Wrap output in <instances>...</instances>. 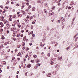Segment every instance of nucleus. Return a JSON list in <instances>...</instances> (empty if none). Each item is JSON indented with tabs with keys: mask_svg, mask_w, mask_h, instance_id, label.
<instances>
[{
	"mask_svg": "<svg viewBox=\"0 0 78 78\" xmlns=\"http://www.w3.org/2000/svg\"><path fill=\"white\" fill-rule=\"evenodd\" d=\"M4 17L3 16H2L0 17V20L1 21H3L4 20Z\"/></svg>",
	"mask_w": 78,
	"mask_h": 78,
	"instance_id": "f257e3e1",
	"label": "nucleus"
},
{
	"mask_svg": "<svg viewBox=\"0 0 78 78\" xmlns=\"http://www.w3.org/2000/svg\"><path fill=\"white\" fill-rule=\"evenodd\" d=\"M75 3V2L73 1H72L70 4V5H73Z\"/></svg>",
	"mask_w": 78,
	"mask_h": 78,
	"instance_id": "f03ea898",
	"label": "nucleus"
},
{
	"mask_svg": "<svg viewBox=\"0 0 78 78\" xmlns=\"http://www.w3.org/2000/svg\"><path fill=\"white\" fill-rule=\"evenodd\" d=\"M58 43H57L56 42H54V45L55 47H57V46L58 45Z\"/></svg>",
	"mask_w": 78,
	"mask_h": 78,
	"instance_id": "7ed1b4c3",
	"label": "nucleus"
},
{
	"mask_svg": "<svg viewBox=\"0 0 78 78\" xmlns=\"http://www.w3.org/2000/svg\"><path fill=\"white\" fill-rule=\"evenodd\" d=\"M9 43L8 42H5L4 44V45H7V44H9Z\"/></svg>",
	"mask_w": 78,
	"mask_h": 78,
	"instance_id": "20e7f679",
	"label": "nucleus"
},
{
	"mask_svg": "<svg viewBox=\"0 0 78 78\" xmlns=\"http://www.w3.org/2000/svg\"><path fill=\"white\" fill-rule=\"evenodd\" d=\"M4 21V24H6V23H8V21L7 20H6V21Z\"/></svg>",
	"mask_w": 78,
	"mask_h": 78,
	"instance_id": "39448f33",
	"label": "nucleus"
},
{
	"mask_svg": "<svg viewBox=\"0 0 78 78\" xmlns=\"http://www.w3.org/2000/svg\"><path fill=\"white\" fill-rule=\"evenodd\" d=\"M17 26H18V28H20V27H21V25H20L19 24H17Z\"/></svg>",
	"mask_w": 78,
	"mask_h": 78,
	"instance_id": "423d86ee",
	"label": "nucleus"
},
{
	"mask_svg": "<svg viewBox=\"0 0 78 78\" xmlns=\"http://www.w3.org/2000/svg\"><path fill=\"white\" fill-rule=\"evenodd\" d=\"M12 18H11V17H10V18H9V21H12Z\"/></svg>",
	"mask_w": 78,
	"mask_h": 78,
	"instance_id": "0eeeda50",
	"label": "nucleus"
},
{
	"mask_svg": "<svg viewBox=\"0 0 78 78\" xmlns=\"http://www.w3.org/2000/svg\"><path fill=\"white\" fill-rule=\"evenodd\" d=\"M14 30H15V28H14V27H13L11 29V30L13 31H14Z\"/></svg>",
	"mask_w": 78,
	"mask_h": 78,
	"instance_id": "6e6552de",
	"label": "nucleus"
},
{
	"mask_svg": "<svg viewBox=\"0 0 78 78\" xmlns=\"http://www.w3.org/2000/svg\"><path fill=\"white\" fill-rule=\"evenodd\" d=\"M3 47H4L3 45L1 44L0 46V48H3Z\"/></svg>",
	"mask_w": 78,
	"mask_h": 78,
	"instance_id": "1a4fd4ad",
	"label": "nucleus"
},
{
	"mask_svg": "<svg viewBox=\"0 0 78 78\" xmlns=\"http://www.w3.org/2000/svg\"><path fill=\"white\" fill-rule=\"evenodd\" d=\"M35 10H36V8L35 7H33L32 9V10L34 11Z\"/></svg>",
	"mask_w": 78,
	"mask_h": 78,
	"instance_id": "9d476101",
	"label": "nucleus"
},
{
	"mask_svg": "<svg viewBox=\"0 0 78 78\" xmlns=\"http://www.w3.org/2000/svg\"><path fill=\"white\" fill-rule=\"evenodd\" d=\"M27 67H29V68H30V67H31V65L29 64L27 65Z\"/></svg>",
	"mask_w": 78,
	"mask_h": 78,
	"instance_id": "9b49d317",
	"label": "nucleus"
},
{
	"mask_svg": "<svg viewBox=\"0 0 78 78\" xmlns=\"http://www.w3.org/2000/svg\"><path fill=\"white\" fill-rule=\"evenodd\" d=\"M12 39L13 40V41H15L16 40V39L15 38H13L12 37Z\"/></svg>",
	"mask_w": 78,
	"mask_h": 78,
	"instance_id": "f8f14e48",
	"label": "nucleus"
},
{
	"mask_svg": "<svg viewBox=\"0 0 78 78\" xmlns=\"http://www.w3.org/2000/svg\"><path fill=\"white\" fill-rule=\"evenodd\" d=\"M12 17L13 18H15L16 17V15H12Z\"/></svg>",
	"mask_w": 78,
	"mask_h": 78,
	"instance_id": "ddd939ff",
	"label": "nucleus"
},
{
	"mask_svg": "<svg viewBox=\"0 0 78 78\" xmlns=\"http://www.w3.org/2000/svg\"><path fill=\"white\" fill-rule=\"evenodd\" d=\"M22 14H20V15H18V17H22Z\"/></svg>",
	"mask_w": 78,
	"mask_h": 78,
	"instance_id": "4468645a",
	"label": "nucleus"
},
{
	"mask_svg": "<svg viewBox=\"0 0 78 78\" xmlns=\"http://www.w3.org/2000/svg\"><path fill=\"white\" fill-rule=\"evenodd\" d=\"M3 63L4 65H6V62L5 61L3 62Z\"/></svg>",
	"mask_w": 78,
	"mask_h": 78,
	"instance_id": "2eb2a0df",
	"label": "nucleus"
},
{
	"mask_svg": "<svg viewBox=\"0 0 78 78\" xmlns=\"http://www.w3.org/2000/svg\"><path fill=\"white\" fill-rule=\"evenodd\" d=\"M47 55L48 57H50V53L47 54Z\"/></svg>",
	"mask_w": 78,
	"mask_h": 78,
	"instance_id": "dca6fc26",
	"label": "nucleus"
},
{
	"mask_svg": "<svg viewBox=\"0 0 78 78\" xmlns=\"http://www.w3.org/2000/svg\"><path fill=\"white\" fill-rule=\"evenodd\" d=\"M65 22V19H63V20L62 21V23H63Z\"/></svg>",
	"mask_w": 78,
	"mask_h": 78,
	"instance_id": "f3484780",
	"label": "nucleus"
},
{
	"mask_svg": "<svg viewBox=\"0 0 78 78\" xmlns=\"http://www.w3.org/2000/svg\"><path fill=\"white\" fill-rule=\"evenodd\" d=\"M25 45V42H23L22 43V45H23V46H24V45Z\"/></svg>",
	"mask_w": 78,
	"mask_h": 78,
	"instance_id": "a211bd4d",
	"label": "nucleus"
},
{
	"mask_svg": "<svg viewBox=\"0 0 78 78\" xmlns=\"http://www.w3.org/2000/svg\"><path fill=\"white\" fill-rule=\"evenodd\" d=\"M55 42V41H52L51 42V44H53V43H54Z\"/></svg>",
	"mask_w": 78,
	"mask_h": 78,
	"instance_id": "6ab92c4d",
	"label": "nucleus"
},
{
	"mask_svg": "<svg viewBox=\"0 0 78 78\" xmlns=\"http://www.w3.org/2000/svg\"><path fill=\"white\" fill-rule=\"evenodd\" d=\"M62 56H61V57L60 58V61H61V60H62Z\"/></svg>",
	"mask_w": 78,
	"mask_h": 78,
	"instance_id": "aec40b11",
	"label": "nucleus"
},
{
	"mask_svg": "<svg viewBox=\"0 0 78 78\" xmlns=\"http://www.w3.org/2000/svg\"><path fill=\"white\" fill-rule=\"evenodd\" d=\"M20 55H21V53H20V52H19V53H18L17 54V56H20Z\"/></svg>",
	"mask_w": 78,
	"mask_h": 78,
	"instance_id": "412c9836",
	"label": "nucleus"
},
{
	"mask_svg": "<svg viewBox=\"0 0 78 78\" xmlns=\"http://www.w3.org/2000/svg\"><path fill=\"white\" fill-rule=\"evenodd\" d=\"M52 73L53 75H55V74H56V72L53 71Z\"/></svg>",
	"mask_w": 78,
	"mask_h": 78,
	"instance_id": "4be33fe9",
	"label": "nucleus"
},
{
	"mask_svg": "<svg viewBox=\"0 0 78 78\" xmlns=\"http://www.w3.org/2000/svg\"><path fill=\"white\" fill-rule=\"evenodd\" d=\"M33 18V16H31L30 18H29L30 20H31Z\"/></svg>",
	"mask_w": 78,
	"mask_h": 78,
	"instance_id": "5701e85b",
	"label": "nucleus"
},
{
	"mask_svg": "<svg viewBox=\"0 0 78 78\" xmlns=\"http://www.w3.org/2000/svg\"><path fill=\"white\" fill-rule=\"evenodd\" d=\"M57 22H58V23H60V22H61V21H60V20H58L57 21Z\"/></svg>",
	"mask_w": 78,
	"mask_h": 78,
	"instance_id": "b1692460",
	"label": "nucleus"
},
{
	"mask_svg": "<svg viewBox=\"0 0 78 78\" xmlns=\"http://www.w3.org/2000/svg\"><path fill=\"white\" fill-rule=\"evenodd\" d=\"M40 46H43V45H42V42L40 43Z\"/></svg>",
	"mask_w": 78,
	"mask_h": 78,
	"instance_id": "393cba45",
	"label": "nucleus"
},
{
	"mask_svg": "<svg viewBox=\"0 0 78 78\" xmlns=\"http://www.w3.org/2000/svg\"><path fill=\"white\" fill-rule=\"evenodd\" d=\"M37 66H35L34 67V68L35 69H36L37 68Z\"/></svg>",
	"mask_w": 78,
	"mask_h": 78,
	"instance_id": "a878e982",
	"label": "nucleus"
},
{
	"mask_svg": "<svg viewBox=\"0 0 78 78\" xmlns=\"http://www.w3.org/2000/svg\"><path fill=\"white\" fill-rule=\"evenodd\" d=\"M44 12L45 13H47V10H46L45 9H44Z\"/></svg>",
	"mask_w": 78,
	"mask_h": 78,
	"instance_id": "bb28decb",
	"label": "nucleus"
},
{
	"mask_svg": "<svg viewBox=\"0 0 78 78\" xmlns=\"http://www.w3.org/2000/svg\"><path fill=\"white\" fill-rule=\"evenodd\" d=\"M21 46V45L20 44L19 45H18V48H20Z\"/></svg>",
	"mask_w": 78,
	"mask_h": 78,
	"instance_id": "cd10ccee",
	"label": "nucleus"
},
{
	"mask_svg": "<svg viewBox=\"0 0 78 78\" xmlns=\"http://www.w3.org/2000/svg\"><path fill=\"white\" fill-rule=\"evenodd\" d=\"M23 59H24L23 62L25 63V61H26V59L25 58H24Z\"/></svg>",
	"mask_w": 78,
	"mask_h": 78,
	"instance_id": "c85d7f7f",
	"label": "nucleus"
},
{
	"mask_svg": "<svg viewBox=\"0 0 78 78\" xmlns=\"http://www.w3.org/2000/svg\"><path fill=\"white\" fill-rule=\"evenodd\" d=\"M33 57L34 58H36L37 57V56L36 55H34L33 56Z\"/></svg>",
	"mask_w": 78,
	"mask_h": 78,
	"instance_id": "c756f323",
	"label": "nucleus"
},
{
	"mask_svg": "<svg viewBox=\"0 0 78 78\" xmlns=\"http://www.w3.org/2000/svg\"><path fill=\"white\" fill-rule=\"evenodd\" d=\"M54 56H55V57H57V56H58V55L57 54H54Z\"/></svg>",
	"mask_w": 78,
	"mask_h": 78,
	"instance_id": "7c9ffc66",
	"label": "nucleus"
},
{
	"mask_svg": "<svg viewBox=\"0 0 78 78\" xmlns=\"http://www.w3.org/2000/svg\"><path fill=\"white\" fill-rule=\"evenodd\" d=\"M47 76H48V77H50L51 76V75H49L48 74H47Z\"/></svg>",
	"mask_w": 78,
	"mask_h": 78,
	"instance_id": "2f4dec72",
	"label": "nucleus"
},
{
	"mask_svg": "<svg viewBox=\"0 0 78 78\" xmlns=\"http://www.w3.org/2000/svg\"><path fill=\"white\" fill-rule=\"evenodd\" d=\"M58 66V64H57L55 65V68H57V67Z\"/></svg>",
	"mask_w": 78,
	"mask_h": 78,
	"instance_id": "473e14b6",
	"label": "nucleus"
},
{
	"mask_svg": "<svg viewBox=\"0 0 78 78\" xmlns=\"http://www.w3.org/2000/svg\"><path fill=\"white\" fill-rule=\"evenodd\" d=\"M7 27H8V28H9V27H11V25H10V24L7 25Z\"/></svg>",
	"mask_w": 78,
	"mask_h": 78,
	"instance_id": "72a5a7b5",
	"label": "nucleus"
},
{
	"mask_svg": "<svg viewBox=\"0 0 78 78\" xmlns=\"http://www.w3.org/2000/svg\"><path fill=\"white\" fill-rule=\"evenodd\" d=\"M17 60H18V61H20V58H17Z\"/></svg>",
	"mask_w": 78,
	"mask_h": 78,
	"instance_id": "f704fd0d",
	"label": "nucleus"
},
{
	"mask_svg": "<svg viewBox=\"0 0 78 78\" xmlns=\"http://www.w3.org/2000/svg\"><path fill=\"white\" fill-rule=\"evenodd\" d=\"M5 12H6V10L4 9L3 10V13H5Z\"/></svg>",
	"mask_w": 78,
	"mask_h": 78,
	"instance_id": "c9c22d12",
	"label": "nucleus"
},
{
	"mask_svg": "<svg viewBox=\"0 0 78 78\" xmlns=\"http://www.w3.org/2000/svg\"><path fill=\"white\" fill-rule=\"evenodd\" d=\"M41 1L40 0H38L37 1V3H41Z\"/></svg>",
	"mask_w": 78,
	"mask_h": 78,
	"instance_id": "e433bc0d",
	"label": "nucleus"
},
{
	"mask_svg": "<svg viewBox=\"0 0 78 78\" xmlns=\"http://www.w3.org/2000/svg\"><path fill=\"white\" fill-rule=\"evenodd\" d=\"M9 25V22H8L6 24V26H8V25Z\"/></svg>",
	"mask_w": 78,
	"mask_h": 78,
	"instance_id": "4c0bfd02",
	"label": "nucleus"
},
{
	"mask_svg": "<svg viewBox=\"0 0 78 78\" xmlns=\"http://www.w3.org/2000/svg\"><path fill=\"white\" fill-rule=\"evenodd\" d=\"M26 5H27V6H29V3L27 2L26 3Z\"/></svg>",
	"mask_w": 78,
	"mask_h": 78,
	"instance_id": "58836bf2",
	"label": "nucleus"
},
{
	"mask_svg": "<svg viewBox=\"0 0 78 78\" xmlns=\"http://www.w3.org/2000/svg\"><path fill=\"white\" fill-rule=\"evenodd\" d=\"M78 37H76L75 38V41H76V39H78Z\"/></svg>",
	"mask_w": 78,
	"mask_h": 78,
	"instance_id": "ea45409f",
	"label": "nucleus"
},
{
	"mask_svg": "<svg viewBox=\"0 0 78 78\" xmlns=\"http://www.w3.org/2000/svg\"><path fill=\"white\" fill-rule=\"evenodd\" d=\"M31 5H30L28 8L29 9H30L31 8Z\"/></svg>",
	"mask_w": 78,
	"mask_h": 78,
	"instance_id": "a19ab883",
	"label": "nucleus"
},
{
	"mask_svg": "<svg viewBox=\"0 0 78 78\" xmlns=\"http://www.w3.org/2000/svg\"><path fill=\"white\" fill-rule=\"evenodd\" d=\"M23 8H24V5H23L21 7V9H23Z\"/></svg>",
	"mask_w": 78,
	"mask_h": 78,
	"instance_id": "79ce46f5",
	"label": "nucleus"
},
{
	"mask_svg": "<svg viewBox=\"0 0 78 78\" xmlns=\"http://www.w3.org/2000/svg\"><path fill=\"white\" fill-rule=\"evenodd\" d=\"M16 31H14L13 32V33L14 34H15V33H16Z\"/></svg>",
	"mask_w": 78,
	"mask_h": 78,
	"instance_id": "37998d69",
	"label": "nucleus"
},
{
	"mask_svg": "<svg viewBox=\"0 0 78 78\" xmlns=\"http://www.w3.org/2000/svg\"><path fill=\"white\" fill-rule=\"evenodd\" d=\"M36 63H38V62H39V60H37L36 61Z\"/></svg>",
	"mask_w": 78,
	"mask_h": 78,
	"instance_id": "c03bdc74",
	"label": "nucleus"
},
{
	"mask_svg": "<svg viewBox=\"0 0 78 78\" xmlns=\"http://www.w3.org/2000/svg\"><path fill=\"white\" fill-rule=\"evenodd\" d=\"M3 24V23H2V22L0 23V25H1V26Z\"/></svg>",
	"mask_w": 78,
	"mask_h": 78,
	"instance_id": "a18cd8bd",
	"label": "nucleus"
},
{
	"mask_svg": "<svg viewBox=\"0 0 78 78\" xmlns=\"http://www.w3.org/2000/svg\"><path fill=\"white\" fill-rule=\"evenodd\" d=\"M12 27H15V26H16V25H15V24H12Z\"/></svg>",
	"mask_w": 78,
	"mask_h": 78,
	"instance_id": "49530a36",
	"label": "nucleus"
},
{
	"mask_svg": "<svg viewBox=\"0 0 78 78\" xmlns=\"http://www.w3.org/2000/svg\"><path fill=\"white\" fill-rule=\"evenodd\" d=\"M0 7L2 8V9H3V7L2 5L0 6Z\"/></svg>",
	"mask_w": 78,
	"mask_h": 78,
	"instance_id": "de8ad7c7",
	"label": "nucleus"
},
{
	"mask_svg": "<svg viewBox=\"0 0 78 78\" xmlns=\"http://www.w3.org/2000/svg\"><path fill=\"white\" fill-rule=\"evenodd\" d=\"M24 31H25V30H21V33H23V32H24Z\"/></svg>",
	"mask_w": 78,
	"mask_h": 78,
	"instance_id": "09e8293b",
	"label": "nucleus"
},
{
	"mask_svg": "<svg viewBox=\"0 0 78 78\" xmlns=\"http://www.w3.org/2000/svg\"><path fill=\"white\" fill-rule=\"evenodd\" d=\"M30 33L31 34H33V31H31Z\"/></svg>",
	"mask_w": 78,
	"mask_h": 78,
	"instance_id": "8fccbe9b",
	"label": "nucleus"
},
{
	"mask_svg": "<svg viewBox=\"0 0 78 78\" xmlns=\"http://www.w3.org/2000/svg\"><path fill=\"white\" fill-rule=\"evenodd\" d=\"M31 62H32V63H34V60H31Z\"/></svg>",
	"mask_w": 78,
	"mask_h": 78,
	"instance_id": "3c124183",
	"label": "nucleus"
},
{
	"mask_svg": "<svg viewBox=\"0 0 78 78\" xmlns=\"http://www.w3.org/2000/svg\"><path fill=\"white\" fill-rule=\"evenodd\" d=\"M15 52H17V49L16 48L15 50Z\"/></svg>",
	"mask_w": 78,
	"mask_h": 78,
	"instance_id": "603ef678",
	"label": "nucleus"
},
{
	"mask_svg": "<svg viewBox=\"0 0 78 78\" xmlns=\"http://www.w3.org/2000/svg\"><path fill=\"white\" fill-rule=\"evenodd\" d=\"M61 10V8H59L58 9V11H59Z\"/></svg>",
	"mask_w": 78,
	"mask_h": 78,
	"instance_id": "864d4df0",
	"label": "nucleus"
},
{
	"mask_svg": "<svg viewBox=\"0 0 78 78\" xmlns=\"http://www.w3.org/2000/svg\"><path fill=\"white\" fill-rule=\"evenodd\" d=\"M4 27V24H3L1 26V27Z\"/></svg>",
	"mask_w": 78,
	"mask_h": 78,
	"instance_id": "5fc2aeb1",
	"label": "nucleus"
},
{
	"mask_svg": "<svg viewBox=\"0 0 78 78\" xmlns=\"http://www.w3.org/2000/svg\"><path fill=\"white\" fill-rule=\"evenodd\" d=\"M58 70L59 69V66H58L57 67Z\"/></svg>",
	"mask_w": 78,
	"mask_h": 78,
	"instance_id": "6e6d98bb",
	"label": "nucleus"
},
{
	"mask_svg": "<svg viewBox=\"0 0 78 78\" xmlns=\"http://www.w3.org/2000/svg\"><path fill=\"white\" fill-rule=\"evenodd\" d=\"M0 31L1 32H2H2H3V29H1Z\"/></svg>",
	"mask_w": 78,
	"mask_h": 78,
	"instance_id": "4d7b16f0",
	"label": "nucleus"
},
{
	"mask_svg": "<svg viewBox=\"0 0 78 78\" xmlns=\"http://www.w3.org/2000/svg\"><path fill=\"white\" fill-rule=\"evenodd\" d=\"M27 73H28V72H26L25 73V75L26 76H27Z\"/></svg>",
	"mask_w": 78,
	"mask_h": 78,
	"instance_id": "13d9d810",
	"label": "nucleus"
},
{
	"mask_svg": "<svg viewBox=\"0 0 78 78\" xmlns=\"http://www.w3.org/2000/svg\"><path fill=\"white\" fill-rule=\"evenodd\" d=\"M68 15H69V14L68 13H66V16L67 17V16H68Z\"/></svg>",
	"mask_w": 78,
	"mask_h": 78,
	"instance_id": "bf43d9fd",
	"label": "nucleus"
},
{
	"mask_svg": "<svg viewBox=\"0 0 78 78\" xmlns=\"http://www.w3.org/2000/svg\"><path fill=\"white\" fill-rule=\"evenodd\" d=\"M32 36L33 37H35V35L34 34H33L32 35Z\"/></svg>",
	"mask_w": 78,
	"mask_h": 78,
	"instance_id": "052dcab7",
	"label": "nucleus"
},
{
	"mask_svg": "<svg viewBox=\"0 0 78 78\" xmlns=\"http://www.w3.org/2000/svg\"><path fill=\"white\" fill-rule=\"evenodd\" d=\"M70 48V47H69L66 48V50H69V49Z\"/></svg>",
	"mask_w": 78,
	"mask_h": 78,
	"instance_id": "680f3d73",
	"label": "nucleus"
},
{
	"mask_svg": "<svg viewBox=\"0 0 78 78\" xmlns=\"http://www.w3.org/2000/svg\"><path fill=\"white\" fill-rule=\"evenodd\" d=\"M16 6H19V4H17L16 5Z\"/></svg>",
	"mask_w": 78,
	"mask_h": 78,
	"instance_id": "e2e57ef3",
	"label": "nucleus"
},
{
	"mask_svg": "<svg viewBox=\"0 0 78 78\" xmlns=\"http://www.w3.org/2000/svg\"><path fill=\"white\" fill-rule=\"evenodd\" d=\"M22 5H25V2H22Z\"/></svg>",
	"mask_w": 78,
	"mask_h": 78,
	"instance_id": "0e129e2a",
	"label": "nucleus"
},
{
	"mask_svg": "<svg viewBox=\"0 0 78 78\" xmlns=\"http://www.w3.org/2000/svg\"><path fill=\"white\" fill-rule=\"evenodd\" d=\"M0 67H3V65H0Z\"/></svg>",
	"mask_w": 78,
	"mask_h": 78,
	"instance_id": "69168bd1",
	"label": "nucleus"
},
{
	"mask_svg": "<svg viewBox=\"0 0 78 78\" xmlns=\"http://www.w3.org/2000/svg\"><path fill=\"white\" fill-rule=\"evenodd\" d=\"M29 45H30V46H31V45H32V43H30L29 44Z\"/></svg>",
	"mask_w": 78,
	"mask_h": 78,
	"instance_id": "338daca9",
	"label": "nucleus"
},
{
	"mask_svg": "<svg viewBox=\"0 0 78 78\" xmlns=\"http://www.w3.org/2000/svg\"><path fill=\"white\" fill-rule=\"evenodd\" d=\"M54 12H52L51 13V15H54Z\"/></svg>",
	"mask_w": 78,
	"mask_h": 78,
	"instance_id": "774afa93",
	"label": "nucleus"
}]
</instances>
